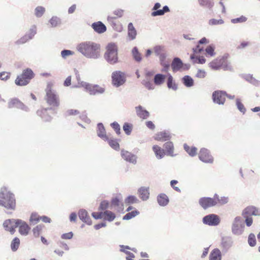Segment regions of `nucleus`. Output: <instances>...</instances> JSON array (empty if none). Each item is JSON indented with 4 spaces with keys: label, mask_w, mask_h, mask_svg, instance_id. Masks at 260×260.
I'll return each mask as SVG.
<instances>
[{
    "label": "nucleus",
    "mask_w": 260,
    "mask_h": 260,
    "mask_svg": "<svg viewBox=\"0 0 260 260\" xmlns=\"http://www.w3.org/2000/svg\"><path fill=\"white\" fill-rule=\"evenodd\" d=\"M20 245V240L18 238H15L12 241L11 247L13 251H15L17 250Z\"/></svg>",
    "instance_id": "nucleus-44"
},
{
    "label": "nucleus",
    "mask_w": 260,
    "mask_h": 260,
    "mask_svg": "<svg viewBox=\"0 0 260 260\" xmlns=\"http://www.w3.org/2000/svg\"><path fill=\"white\" fill-rule=\"evenodd\" d=\"M121 251L124 252L127 255L126 257V260H134V258H135V255L133 253L129 251H125L124 249H121Z\"/></svg>",
    "instance_id": "nucleus-61"
},
{
    "label": "nucleus",
    "mask_w": 260,
    "mask_h": 260,
    "mask_svg": "<svg viewBox=\"0 0 260 260\" xmlns=\"http://www.w3.org/2000/svg\"><path fill=\"white\" fill-rule=\"evenodd\" d=\"M243 216H251L252 215H260V211L254 207L249 206L246 207L243 211Z\"/></svg>",
    "instance_id": "nucleus-18"
},
{
    "label": "nucleus",
    "mask_w": 260,
    "mask_h": 260,
    "mask_svg": "<svg viewBox=\"0 0 260 260\" xmlns=\"http://www.w3.org/2000/svg\"><path fill=\"white\" fill-rule=\"evenodd\" d=\"M43 226L41 225H38L34 228L32 230L34 235L35 237H38L42 230Z\"/></svg>",
    "instance_id": "nucleus-55"
},
{
    "label": "nucleus",
    "mask_w": 260,
    "mask_h": 260,
    "mask_svg": "<svg viewBox=\"0 0 260 260\" xmlns=\"http://www.w3.org/2000/svg\"><path fill=\"white\" fill-rule=\"evenodd\" d=\"M167 85L169 88H172L174 90L177 89L176 84L173 82V77L170 75L168 79Z\"/></svg>",
    "instance_id": "nucleus-48"
},
{
    "label": "nucleus",
    "mask_w": 260,
    "mask_h": 260,
    "mask_svg": "<svg viewBox=\"0 0 260 260\" xmlns=\"http://www.w3.org/2000/svg\"><path fill=\"white\" fill-rule=\"evenodd\" d=\"M137 115L142 119H146L149 116V113L147 110L144 109L141 106L136 107Z\"/></svg>",
    "instance_id": "nucleus-21"
},
{
    "label": "nucleus",
    "mask_w": 260,
    "mask_h": 260,
    "mask_svg": "<svg viewBox=\"0 0 260 260\" xmlns=\"http://www.w3.org/2000/svg\"><path fill=\"white\" fill-rule=\"evenodd\" d=\"M183 63L181 59L178 57L175 58L171 64V67L173 72H177L183 68Z\"/></svg>",
    "instance_id": "nucleus-26"
},
{
    "label": "nucleus",
    "mask_w": 260,
    "mask_h": 260,
    "mask_svg": "<svg viewBox=\"0 0 260 260\" xmlns=\"http://www.w3.org/2000/svg\"><path fill=\"white\" fill-rule=\"evenodd\" d=\"M199 157L201 160L206 163H212L213 158L210 154L209 150L206 148H202L199 152Z\"/></svg>",
    "instance_id": "nucleus-11"
},
{
    "label": "nucleus",
    "mask_w": 260,
    "mask_h": 260,
    "mask_svg": "<svg viewBox=\"0 0 260 260\" xmlns=\"http://www.w3.org/2000/svg\"><path fill=\"white\" fill-rule=\"evenodd\" d=\"M98 136L104 141L109 140V136L106 135V131L103 124L99 123L98 125Z\"/></svg>",
    "instance_id": "nucleus-24"
},
{
    "label": "nucleus",
    "mask_w": 260,
    "mask_h": 260,
    "mask_svg": "<svg viewBox=\"0 0 260 260\" xmlns=\"http://www.w3.org/2000/svg\"><path fill=\"white\" fill-rule=\"evenodd\" d=\"M77 50L84 56L90 58H96L99 55L100 45L92 42H85L77 46Z\"/></svg>",
    "instance_id": "nucleus-1"
},
{
    "label": "nucleus",
    "mask_w": 260,
    "mask_h": 260,
    "mask_svg": "<svg viewBox=\"0 0 260 260\" xmlns=\"http://www.w3.org/2000/svg\"><path fill=\"white\" fill-rule=\"evenodd\" d=\"M140 198L143 201L147 200L149 197V187H141L138 190Z\"/></svg>",
    "instance_id": "nucleus-28"
},
{
    "label": "nucleus",
    "mask_w": 260,
    "mask_h": 260,
    "mask_svg": "<svg viewBox=\"0 0 260 260\" xmlns=\"http://www.w3.org/2000/svg\"><path fill=\"white\" fill-rule=\"evenodd\" d=\"M34 77V73L31 70L27 69L23 71L21 74L18 76L15 83L18 86H25L28 84Z\"/></svg>",
    "instance_id": "nucleus-5"
},
{
    "label": "nucleus",
    "mask_w": 260,
    "mask_h": 260,
    "mask_svg": "<svg viewBox=\"0 0 260 260\" xmlns=\"http://www.w3.org/2000/svg\"><path fill=\"white\" fill-rule=\"evenodd\" d=\"M107 141L113 149L116 150L119 149V144L115 139H111L109 138V140Z\"/></svg>",
    "instance_id": "nucleus-43"
},
{
    "label": "nucleus",
    "mask_w": 260,
    "mask_h": 260,
    "mask_svg": "<svg viewBox=\"0 0 260 260\" xmlns=\"http://www.w3.org/2000/svg\"><path fill=\"white\" fill-rule=\"evenodd\" d=\"M132 53L134 59L136 61H140L141 60V55L136 47L134 48L132 51Z\"/></svg>",
    "instance_id": "nucleus-47"
},
{
    "label": "nucleus",
    "mask_w": 260,
    "mask_h": 260,
    "mask_svg": "<svg viewBox=\"0 0 260 260\" xmlns=\"http://www.w3.org/2000/svg\"><path fill=\"white\" fill-rule=\"evenodd\" d=\"M45 91V100L47 104L50 106L49 109L52 111V113H56V109L59 106L58 95L53 90L52 85L50 83L47 84Z\"/></svg>",
    "instance_id": "nucleus-3"
},
{
    "label": "nucleus",
    "mask_w": 260,
    "mask_h": 260,
    "mask_svg": "<svg viewBox=\"0 0 260 260\" xmlns=\"http://www.w3.org/2000/svg\"><path fill=\"white\" fill-rule=\"evenodd\" d=\"M68 249L69 247L66 243L60 242L58 245V248L55 250V252L59 256H62L64 251L68 250Z\"/></svg>",
    "instance_id": "nucleus-33"
},
{
    "label": "nucleus",
    "mask_w": 260,
    "mask_h": 260,
    "mask_svg": "<svg viewBox=\"0 0 260 260\" xmlns=\"http://www.w3.org/2000/svg\"><path fill=\"white\" fill-rule=\"evenodd\" d=\"M226 93L222 91H216L213 93V101L218 104H223L226 98Z\"/></svg>",
    "instance_id": "nucleus-15"
},
{
    "label": "nucleus",
    "mask_w": 260,
    "mask_h": 260,
    "mask_svg": "<svg viewBox=\"0 0 260 260\" xmlns=\"http://www.w3.org/2000/svg\"><path fill=\"white\" fill-rule=\"evenodd\" d=\"M183 83L187 87H191L193 85V79L188 76H185L183 78Z\"/></svg>",
    "instance_id": "nucleus-42"
},
{
    "label": "nucleus",
    "mask_w": 260,
    "mask_h": 260,
    "mask_svg": "<svg viewBox=\"0 0 260 260\" xmlns=\"http://www.w3.org/2000/svg\"><path fill=\"white\" fill-rule=\"evenodd\" d=\"M105 57L110 63L113 64L118 61L117 47L114 43H109L106 47Z\"/></svg>",
    "instance_id": "nucleus-6"
},
{
    "label": "nucleus",
    "mask_w": 260,
    "mask_h": 260,
    "mask_svg": "<svg viewBox=\"0 0 260 260\" xmlns=\"http://www.w3.org/2000/svg\"><path fill=\"white\" fill-rule=\"evenodd\" d=\"M222 254L220 250L215 248L210 252L209 260H221Z\"/></svg>",
    "instance_id": "nucleus-27"
},
{
    "label": "nucleus",
    "mask_w": 260,
    "mask_h": 260,
    "mask_svg": "<svg viewBox=\"0 0 260 260\" xmlns=\"http://www.w3.org/2000/svg\"><path fill=\"white\" fill-rule=\"evenodd\" d=\"M36 34V28L35 27L32 28L29 30V32L27 34H26L23 37H22L20 39H19L16 42V43L18 45L24 44V43H26V42H27L28 40L31 39Z\"/></svg>",
    "instance_id": "nucleus-16"
},
{
    "label": "nucleus",
    "mask_w": 260,
    "mask_h": 260,
    "mask_svg": "<svg viewBox=\"0 0 260 260\" xmlns=\"http://www.w3.org/2000/svg\"><path fill=\"white\" fill-rule=\"evenodd\" d=\"M240 221V217H237L235 219V223L233 224L232 231L235 234H241L242 232V228L239 226L238 223Z\"/></svg>",
    "instance_id": "nucleus-29"
},
{
    "label": "nucleus",
    "mask_w": 260,
    "mask_h": 260,
    "mask_svg": "<svg viewBox=\"0 0 260 260\" xmlns=\"http://www.w3.org/2000/svg\"><path fill=\"white\" fill-rule=\"evenodd\" d=\"M83 86L86 91L88 92L90 95L102 94L105 91L104 87L100 86L98 85H93L89 83H85Z\"/></svg>",
    "instance_id": "nucleus-9"
},
{
    "label": "nucleus",
    "mask_w": 260,
    "mask_h": 260,
    "mask_svg": "<svg viewBox=\"0 0 260 260\" xmlns=\"http://www.w3.org/2000/svg\"><path fill=\"white\" fill-rule=\"evenodd\" d=\"M190 59L193 63L203 64L206 62V59L203 56L196 57L195 54L190 56Z\"/></svg>",
    "instance_id": "nucleus-39"
},
{
    "label": "nucleus",
    "mask_w": 260,
    "mask_h": 260,
    "mask_svg": "<svg viewBox=\"0 0 260 260\" xmlns=\"http://www.w3.org/2000/svg\"><path fill=\"white\" fill-rule=\"evenodd\" d=\"M236 105L239 110L244 114L246 112V108L239 100H236Z\"/></svg>",
    "instance_id": "nucleus-51"
},
{
    "label": "nucleus",
    "mask_w": 260,
    "mask_h": 260,
    "mask_svg": "<svg viewBox=\"0 0 260 260\" xmlns=\"http://www.w3.org/2000/svg\"><path fill=\"white\" fill-rule=\"evenodd\" d=\"M78 216L79 218L83 222L87 224L90 225L92 223V221L88 215L87 212L84 210H81L79 211Z\"/></svg>",
    "instance_id": "nucleus-23"
},
{
    "label": "nucleus",
    "mask_w": 260,
    "mask_h": 260,
    "mask_svg": "<svg viewBox=\"0 0 260 260\" xmlns=\"http://www.w3.org/2000/svg\"><path fill=\"white\" fill-rule=\"evenodd\" d=\"M184 149L191 156H193L197 154V149L195 147H190L185 144H184Z\"/></svg>",
    "instance_id": "nucleus-38"
},
{
    "label": "nucleus",
    "mask_w": 260,
    "mask_h": 260,
    "mask_svg": "<svg viewBox=\"0 0 260 260\" xmlns=\"http://www.w3.org/2000/svg\"><path fill=\"white\" fill-rule=\"evenodd\" d=\"M160 7L161 5L159 3H156L154 5L152 9L153 11L151 13L152 16L155 17L156 16H161L163 15L165 13L170 12V9L167 6H164L161 10H158L160 8Z\"/></svg>",
    "instance_id": "nucleus-14"
},
{
    "label": "nucleus",
    "mask_w": 260,
    "mask_h": 260,
    "mask_svg": "<svg viewBox=\"0 0 260 260\" xmlns=\"http://www.w3.org/2000/svg\"><path fill=\"white\" fill-rule=\"evenodd\" d=\"M11 73L7 72L0 73V79L2 80H7L10 78Z\"/></svg>",
    "instance_id": "nucleus-57"
},
{
    "label": "nucleus",
    "mask_w": 260,
    "mask_h": 260,
    "mask_svg": "<svg viewBox=\"0 0 260 260\" xmlns=\"http://www.w3.org/2000/svg\"><path fill=\"white\" fill-rule=\"evenodd\" d=\"M111 126L115 131L116 133L119 135L120 134V127L119 124L117 122H113L111 123Z\"/></svg>",
    "instance_id": "nucleus-58"
},
{
    "label": "nucleus",
    "mask_w": 260,
    "mask_h": 260,
    "mask_svg": "<svg viewBox=\"0 0 260 260\" xmlns=\"http://www.w3.org/2000/svg\"><path fill=\"white\" fill-rule=\"evenodd\" d=\"M203 221L209 225H217L220 222V219L217 215L212 214L205 216Z\"/></svg>",
    "instance_id": "nucleus-13"
},
{
    "label": "nucleus",
    "mask_w": 260,
    "mask_h": 260,
    "mask_svg": "<svg viewBox=\"0 0 260 260\" xmlns=\"http://www.w3.org/2000/svg\"><path fill=\"white\" fill-rule=\"evenodd\" d=\"M145 124L148 128L151 130H153L155 128V125L151 121H146Z\"/></svg>",
    "instance_id": "nucleus-64"
},
{
    "label": "nucleus",
    "mask_w": 260,
    "mask_h": 260,
    "mask_svg": "<svg viewBox=\"0 0 260 260\" xmlns=\"http://www.w3.org/2000/svg\"><path fill=\"white\" fill-rule=\"evenodd\" d=\"M41 220V216H40L37 213H31L29 222L32 224H36Z\"/></svg>",
    "instance_id": "nucleus-40"
},
{
    "label": "nucleus",
    "mask_w": 260,
    "mask_h": 260,
    "mask_svg": "<svg viewBox=\"0 0 260 260\" xmlns=\"http://www.w3.org/2000/svg\"><path fill=\"white\" fill-rule=\"evenodd\" d=\"M7 222L13 224L15 228L18 227L19 232L21 235L26 236L28 235L30 230L28 224L21 219H10L6 221L4 224H6Z\"/></svg>",
    "instance_id": "nucleus-7"
},
{
    "label": "nucleus",
    "mask_w": 260,
    "mask_h": 260,
    "mask_svg": "<svg viewBox=\"0 0 260 260\" xmlns=\"http://www.w3.org/2000/svg\"><path fill=\"white\" fill-rule=\"evenodd\" d=\"M138 201L139 200L136 197L129 196L125 199V203L126 204H132L138 203Z\"/></svg>",
    "instance_id": "nucleus-46"
},
{
    "label": "nucleus",
    "mask_w": 260,
    "mask_h": 260,
    "mask_svg": "<svg viewBox=\"0 0 260 260\" xmlns=\"http://www.w3.org/2000/svg\"><path fill=\"white\" fill-rule=\"evenodd\" d=\"M0 205L12 210H14L16 206L14 194L6 187L2 188L0 191Z\"/></svg>",
    "instance_id": "nucleus-4"
},
{
    "label": "nucleus",
    "mask_w": 260,
    "mask_h": 260,
    "mask_svg": "<svg viewBox=\"0 0 260 260\" xmlns=\"http://www.w3.org/2000/svg\"><path fill=\"white\" fill-rule=\"evenodd\" d=\"M123 11L122 10H116L113 12V14H111L108 16V20H111L121 17L123 15Z\"/></svg>",
    "instance_id": "nucleus-34"
},
{
    "label": "nucleus",
    "mask_w": 260,
    "mask_h": 260,
    "mask_svg": "<svg viewBox=\"0 0 260 260\" xmlns=\"http://www.w3.org/2000/svg\"><path fill=\"white\" fill-rule=\"evenodd\" d=\"M166 79V76L162 74H156L154 78V83L155 84L159 85L162 84Z\"/></svg>",
    "instance_id": "nucleus-35"
},
{
    "label": "nucleus",
    "mask_w": 260,
    "mask_h": 260,
    "mask_svg": "<svg viewBox=\"0 0 260 260\" xmlns=\"http://www.w3.org/2000/svg\"><path fill=\"white\" fill-rule=\"evenodd\" d=\"M228 202V198L225 197H219L217 194H214L213 198L203 197L199 200V204L204 209L216 205H222Z\"/></svg>",
    "instance_id": "nucleus-2"
},
{
    "label": "nucleus",
    "mask_w": 260,
    "mask_h": 260,
    "mask_svg": "<svg viewBox=\"0 0 260 260\" xmlns=\"http://www.w3.org/2000/svg\"><path fill=\"white\" fill-rule=\"evenodd\" d=\"M165 148V151L166 154L168 155L173 156L174 155V145L172 142H167L164 145Z\"/></svg>",
    "instance_id": "nucleus-32"
},
{
    "label": "nucleus",
    "mask_w": 260,
    "mask_h": 260,
    "mask_svg": "<svg viewBox=\"0 0 260 260\" xmlns=\"http://www.w3.org/2000/svg\"><path fill=\"white\" fill-rule=\"evenodd\" d=\"M247 18L244 16H241L239 18L232 19L231 22L233 23H243L247 20Z\"/></svg>",
    "instance_id": "nucleus-50"
},
{
    "label": "nucleus",
    "mask_w": 260,
    "mask_h": 260,
    "mask_svg": "<svg viewBox=\"0 0 260 260\" xmlns=\"http://www.w3.org/2000/svg\"><path fill=\"white\" fill-rule=\"evenodd\" d=\"M103 215H104V212H93L92 213V217L96 219H103Z\"/></svg>",
    "instance_id": "nucleus-60"
},
{
    "label": "nucleus",
    "mask_w": 260,
    "mask_h": 260,
    "mask_svg": "<svg viewBox=\"0 0 260 260\" xmlns=\"http://www.w3.org/2000/svg\"><path fill=\"white\" fill-rule=\"evenodd\" d=\"M248 244L251 246H254L256 245V240L253 234H250L248 237Z\"/></svg>",
    "instance_id": "nucleus-52"
},
{
    "label": "nucleus",
    "mask_w": 260,
    "mask_h": 260,
    "mask_svg": "<svg viewBox=\"0 0 260 260\" xmlns=\"http://www.w3.org/2000/svg\"><path fill=\"white\" fill-rule=\"evenodd\" d=\"M206 75V73L204 70L199 69L197 73L196 77L199 78H204L205 77Z\"/></svg>",
    "instance_id": "nucleus-59"
},
{
    "label": "nucleus",
    "mask_w": 260,
    "mask_h": 260,
    "mask_svg": "<svg viewBox=\"0 0 260 260\" xmlns=\"http://www.w3.org/2000/svg\"><path fill=\"white\" fill-rule=\"evenodd\" d=\"M198 1L201 6L207 7L210 9L213 7L214 5L211 0H198Z\"/></svg>",
    "instance_id": "nucleus-41"
},
{
    "label": "nucleus",
    "mask_w": 260,
    "mask_h": 260,
    "mask_svg": "<svg viewBox=\"0 0 260 260\" xmlns=\"http://www.w3.org/2000/svg\"><path fill=\"white\" fill-rule=\"evenodd\" d=\"M215 47L213 45H209L205 49V51L207 55H209L210 56H213L215 54Z\"/></svg>",
    "instance_id": "nucleus-45"
},
{
    "label": "nucleus",
    "mask_w": 260,
    "mask_h": 260,
    "mask_svg": "<svg viewBox=\"0 0 260 260\" xmlns=\"http://www.w3.org/2000/svg\"><path fill=\"white\" fill-rule=\"evenodd\" d=\"M115 218V215L110 211L104 212L103 219L109 221H113Z\"/></svg>",
    "instance_id": "nucleus-37"
},
{
    "label": "nucleus",
    "mask_w": 260,
    "mask_h": 260,
    "mask_svg": "<svg viewBox=\"0 0 260 260\" xmlns=\"http://www.w3.org/2000/svg\"><path fill=\"white\" fill-rule=\"evenodd\" d=\"M45 11V9L44 7L41 6L37 7L35 11V15L37 17H40L42 16Z\"/></svg>",
    "instance_id": "nucleus-49"
},
{
    "label": "nucleus",
    "mask_w": 260,
    "mask_h": 260,
    "mask_svg": "<svg viewBox=\"0 0 260 260\" xmlns=\"http://www.w3.org/2000/svg\"><path fill=\"white\" fill-rule=\"evenodd\" d=\"M112 83L116 86H119L125 81V76L124 73L120 71H115L112 75Z\"/></svg>",
    "instance_id": "nucleus-10"
},
{
    "label": "nucleus",
    "mask_w": 260,
    "mask_h": 260,
    "mask_svg": "<svg viewBox=\"0 0 260 260\" xmlns=\"http://www.w3.org/2000/svg\"><path fill=\"white\" fill-rule=\"evenodd\" d=\"M154 138L156 141H166L170 140L171 136L168 133L166 132H160L156 134Z\"/></svg>",
    "instance_id": "nucleus-25"
},
{
    "label": "nucleus",
    "mask_w": 260,
    "mask_h": 260,
    "mask_svg": "<svg viewBox=\"0 0 260 260\" xmlns=\"http://www.w3.org/2000/svg\"><path fill=\"white\" fill-rule=\"evenodd\" d=\"M8 107L9 108H18L21 109H24L25 108V105L22 103L18 99L13 98L11 99L8 102Z\"/></svg>",
    "instance_id": "nucleus-17"
},
{
    "label": "nucleus",
    "mask_w": 260,
    "mask_h": 260,
    "mask_svg": "<svg viewBox=\"0 0 260 260\" xmlns=\"http://www.w3.org/2000/svg\"><path fill=\"white\" fill-rule=\"evenodd\" d=\"M244 218H245V222L248 226H250L252 225L253 220L251 216H243Z\"/></svg>",
    "instance_id": "nucleus-63"
},
{
    "label": "nucleus",
    "mask_w": 260,
    "mask_h": 260,
    "mask_svg": "<svg viewBox=\"0 0 260 260\" xmlns=\"http://www.w3.org/2000/svg\"><path fill=\"white\" fill-rule=\"evenodd\" d=\"M91 26L94 30L99 34L105 32L107 29L106 26L101 21L92 23Z\"/></svg>",
    "instance_id": "nucleus-22"
},
{
    "label": "nucleus",
    "mask_w": 260,
    "mask_h": 260,
    "mask_svg": "<svg viewBox=\"0 0 260 260\" xmlns=\"http://www.w3.org/2000/svg\"><path fill=\"white\" fill-rule=\"evenodd\" d=\"M121 154L122 157L125 160L132 163L136 162V157L132 153L127 151L122 150Z\"/></svg>",
    "instance_id": "nucleus-19"
},
{
    "label": "nucleus",
    "mask_w": 260,
    "mask_h": 260,
    "mask_svg": "<svg viewBox=\"0 0 260 260\" xmlns=\"http://www.w3.org/2000/svg\"><path fill=\"white\" fill-rule=\"evenodd\" d=\"M123 129L127 135H129L132 130V125L128 123H125L123 125Z\"/></svg>",
    "instance_id": "nucleus-53"
},
{
    "label": "nucleus",
    "mask_w": 260,
    "mask_h": 260,
    "mask_svg": "<svg viewBox=\"0 0 260 260\" xmlns=\"http://www.w3.org/2000/svg\"><path fill=\"white\" fill-rule=\"evenodd\" d=\"M224 22L222 19L216 20L215 19H211L209 21V24L211 25H218L223 24Z\"/></svg>",
    "instance_id": "nucleus-56"
},
{
    "label": "nucleus",
    "mask_w": 260,
    "mask_h": 260,
    "mask_svg": "<svg viewBox=\"0 0 260 260\" xmlns=\"http://www.w3.org/2000/svg\"><path fill=\"white\" fill-rule=\"evenodd\" d=\"M48 111H50L49 108H42L37 111V114L39 116L44 122H48L51 121L52 117L49 113ZM51 112L52 111L51 110Z\"/></svg>",
    "instance_id": "nucleus-12"
},
{
    "label": "nucleus",
    "mask_w": 260,
    "mask_h": 260,
    "mask_svg": "<svg viewBox=\"0 0 260 260\" xmlns=\"http://www.w3.org/2000/svg\"><path fill=\"white\" fill-rule=\"evenodd\" d=\"M128 37L131 40L136 39L137 32L132 23H129L128 25Z\"/></svg>",
    "instance_id": "nucleus-31"
},
{
    "label": "nucleus",
    "mask_w": 260,
    "mask_h": 260,
    "mask_svg": "<svg viewBox=\"0 0 260 260\" xmlns=\"http://www.w3.org/2000/svg\"><path fill=\"white\" fill-rule=\"evenodd\" d=\"M152 149L156 157L158 159L164 157L166 154L165 150L158 145H154L152 147Z\"/></svg>",
    "instance_id": "nucleus-30"
},
{
    "label": "nucleus",
    "mask_w": 260,
    "mask_h": 260,
    "mask_svg": "<svg viewBox=\"0 0 260 260\" xmlns=\"http://www.w3.org/2000/svg\"><path fill=\"white\" fill-rule=\"evenodd\" d=\"M109 203L106 201H102L101 203L99 209L101 210H104L108 208Z\"/></svg>",
    "instance_id": "nucleus-62"
},
{
    "label": "nucleus",
    "mask_w": 260,
    "mask_h": 260,
    "mask_svg": "<svg viewBox=\"0 0 260 260\" xmlns=\"http://www.w3.org/2000/svg\"><path fill=\"white\" fill-rule=\"evenodd\" d=\"M209 43V41L206 38H203L201 39L198 43V45L196 48H193V54L200 53L204 50V47L202 46L203 44H206Z\"/></svg>",
    "instance_id": "nucleus-20"
},
{
    "label": "nucleus",
    "mask_w": 260,
    "mask_h": 260,
    "mask_svg": "<svg viewBox=\"0 0 260 260\" xmlns=\"http://www.w3.org/2000/svg\"><path fill=\"white\" fill-rule=\"evenodd\" d=\"M157 201L161 206H165L169 202V199L165 194H160L157 197Z\"/></svg>",
    "instance_id": "nucleus-36"
},
{
    "label": "nucleus",
    "mask_w": 260,
    "mask_h": 260,
    "mask_svg": "<svg viewBox=\"0 0 260 260\" xmlns=\"http://www.w3.org/2000/svg\"><path fill=\"white\" fill-rule=\"evenodd\" d=\"M209 67L215 70H218L221 68L226 69L228 68L226 57L224 56L217 57L209 63Z\"/></svg>",
    "instance_id": "nucleus-8"
},
{
    "label": "nucleus",
    "mask_w": 260,
    "mask_h": 260,
    "mask_svg": "<svg viewBox=\"0 0 260 260\" xmlns=\"http://www.w3.org/2000/svg\"><path fill=\"white\" fill-rule=\"evenodd\" d=\"M139 213V212L137 211H132L131 212H129L127 213L124 217L123 219H126L128 220L131 219L133 217H134L137 215H138Z\"/></svg>",
    "instance_id": "nucleus-54"
}]
</instances>
